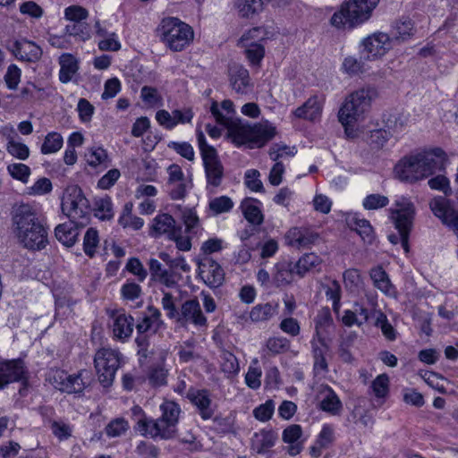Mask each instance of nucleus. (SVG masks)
I'll return each instance as SVG.
<instances>
[{"label": "nucleus", "mask_w": 458, "mask_h": 458, "mask_svg": "<svg viewBox=\"0 0 458 458\" xmlns=\"http://www.w3.org/2000/svg\"><path fill=\"white\" fill-rule=\"evenodd\" d=\"M191 186L190 180L166 183V191L173 200H179L183 199L186 197L187 191L191 188Z\"/></svg>", "instance_id": "46"}, {"label": "nucleus", "mask_w": 458, "mask_h": 458, "mask_svg": "<svg viewBox=\"0 0 458 458\" xmlns=\"http://www.w3.org/2000/svg\"><path fill=\"white\" fill-rule=\"evenodd\" d=\"M128 428V421L123 418H117L106 425L105 432L109 437H117L124 434Z\"/></svg>", "instance_id": "57"}, {"label": "nucleus", "mask_w": 458, "mask_h": 458, "mask_svg": "<svg viewBox=\"0 0 458 458\" xmlns=\"http://www.w3.org/2000/svg\"><path fill=\"white\" fill-rule=\"evenodd\" d=\"M319 239V234L308 227H293L285 235L288 245L301 250L313 246Z\"/></svg>", "instance_id": "18"}, {"label": "nucleus", "mask_w": 458, "mask_h": 458, "mask_svg": "<svg viewBox=\"0 0 458 458\" xmlns=\"http://www.w3.org/2000/svg\"><path fill=\"white\" fill-rule=\"evenodd\" d=\"M178 356L181 362H190L199 357L196 352V342L190 339L178 346Z\"/></svg>", "instance_id": "45"}, {"label": "nucleus", "mask_w": 458, "mask_h": 458, "mask_svg": "<svg viewBox=\"0 0 458 458\" xmlns=\"http://www.w3.org/2000/svg\"><path fill=\"white\" fill-rule=\"evenodd\" d=\"M156 32L160 41L173 51H182L194 38L192 28L176 17L162 19Z\"/></svg>", "instance_id": "6"}, {"label": "nucleus", "mask_w": 458, "mask_h": 458, "mask_svg": "<svg viewBox=\"0 0 458 458\" xmlns=\"http://www.w3.org/2000/svg\"><path fill=\"white\" fill-rule=\"evenodd\" d=\"M134 328V319L131 315L118 313L114 318L113 334L116 339L124 341L128 339Z\"/></svg>", "instance_id": "26"}, {"label": "nucleus", "mask_w": 458, "mask_h": 458, "mask_svg": "<svg viewBox=\"0 0 458 458\" xmlns=\"http://www.w3.org/2000/svg\"><path fill=\"white\" fill-rule=\"evenodd\" d=\"M6 149L10 155L20 159L26 160L30 157L29 147L21 142L10 139L6 145Z\"/></svg>", "instance_id": "59"}, {"label": "nucleus", "mask_w": 458, "mask_h": 458, "mask_svg": "<svg viewBox=\"0 0 458 458\" xmlns=\"http://www.w3.org/2000/svg\"><path fill=\"white\" fill-rule=\"evenodd\" d=\"M188 398L197 407L203 420H209L214 414L211 407V399L207 390H192L188 393Z\"/></svg>", "instance_id": "24"}, {"label": "nucleus", "mask_w": 458, "mask_h": 458, "mask_svg": "<svg viewBox=\"0 0 458 458\" xmlns=\"http://www.w3.org/2000/svg\"><path fill=\"white\" fill-rule=\"evenodd\" d=\"M266 0H243L238 5L239 14L243 18H249L263 9Z\"/></svg>", "instance_id": "49"}, {"label": "nucleus", "mask_w": 458, "mask_h": 458, "mask_svg": "<svg viewBox=\"0 0 458 458\" xmlns=\"http://www.w3.org/2000/svg\"><path fill=\"white\" fill-rule=\"evenodd\" d=\"M341 286L336 280L331 281L325 286V294L327 300L332 301L333 310L338 312L341 307Z\"/></svg>", "instance_id": "47"}, {"label": "nucleus", "mask_w": 458, "mask_h": 458, "mask_svg": "<svg viewBox=\"0 0 458 458\" xmlns=\"http://www.w3.org/2000/svg\"><path fill=\"white\" fill-rule=\"evenodd\" d=\"M245 55L251 65H259L265 55V47L263 44L248 45L243 47Z\"/></svg>", "instance_id": "63"}, {"label": "nucleus", "mask_w": 458, "mask_h": 458, "mask_svg": "<svg viewBox=\"0 0 458 458\" xmlns=\"http://www.w3.org/2000/svg\"><path fill=\"white\" fill-rule=\"evenodd\" d=\"M7 172L10 176L21 182L26 184L31 174L30 168L22 163H12L7 165Z\"/></svg>", "instance_id": "44"}, {"label": "nucleus", "mask_w": 458, "mask_h": 458, "mask_svg": "<svg viewBox=\"0 0 458 458\" xmlns=\"http://www.w3.org/2000/svg\"><path fill=\"white\" fill-rule=\"evenodd\" d=\"M199 275L204 283L211 288L220 286L225 280L222 267L212 258L203 257L198 261Z\"/></svg>", "instance_id": "15"}, {"label": "nucleus", "mask_w": 458, "mask_h": 458, "mask_svg": "<svg viewBox=\"0 0 458 458\" xmlns=\"http://www.w3.org/2000/svg\"><path fill=\"white\" fill-rule=\"evenodd\" d=\"M82 374V372L74 375L68 374L67 380H64L63 392L67 394L81 393L86 386Z\"/></svg>", "instance_id": "51"}, {"label": "nucleus", "mask_w": 458, "mask_h": 458, "mask_svg": "<svg viewBox=\"0 0 458 458\" xmlns=\"http://www.w3.org/2000/svg\"><path fill=\"white\" fill-rule=\"evenodd\" d=\"M302 435L301 427L298 424H293L287 427L283 431V441L289 444L288 453L290 455L294 456L301 453L302 445L300 438Z\"/></svg>", "instance_id": "29"}, {"label": "nucleus", "mask_w": 458, "mask_h": 458, "mask_svg": "<svg viewBox=\"0 0 458 458\" xmlns=\"http://www.w3.org/2000/svg\"><path fill=\"white\" fill-rule=\"evenodd\" d=\"M80 225L72 221L58 225L55 229V238L67 247L73 246L79 235Z\"/></svg>", "instance_id": "28"}, {"label": "nucleus", "mask_w": 458, "mask_h": 458, "mask_svg": "<svg viewBox=\"0 0 458 458\" xmlns=\"http://www.w3.org/2000/svg\"><path fill=\"white\" fill-rule=\"evenodd\" d=\"M290 349V341L283 336L269 337L266 342L264 352L268 355H277Z\"/></svg>", "instance_id": "39"}, {"label": "nucleus", "mask_w": 458, "mask_h": 458, "mask_svg": "<svg viewBox=\"0 0 458 458\" xmlns=\"http://www.w3.org/2000/svg\"><path fill=\"white\" fill-rule=\"evenodd\" d=\"M123 354L117 349L103 347L97 351L94 365L99 382L104 386L112 385L117 369L123 362Z\"/></svg>", "instance_id": "9"}, {"label": "nucleus", "mask_w": 458, "mask_h": 458, "mask_svg": "<svg viewBox=\"0 0 458 458\" xmlns=\"http://www.w3.org/2000/svg\"><path fill=\"white\" fill-rule=\"evenodd\" d=\"M389 199L386 196L380 194H369L362 202V206L365 209L374 210L385 208L388 205Z\"/></svg>", "instance_id": "64"}, {"label": "nucleus", "mask_w": 458, "mask_h": 458, "mask_svg": "<svg viewBox=\"0 0 458 458\" xmlns=\"http://www.w3.org/2000/svg\"><path fill=\"white\" fill-rule=\"evenodd\" d=\"M180 226H176L174 218L166 213L159 214L152 220L150 227V235L153 237L165 236L168 240L174 237L175 231Z\"/></svg>", "instance_id": "21"}, {"label": "nucleus", "mask_w": 458, "mask_h": 458, "mask_svg": "<svg viewBox=\"0 0 458 458\" xmlns=\"http://www.w3.org/2000/svg\"><path fill=\"white\" fill-rule=\"evenodd\" d=\"M374 88L367 87L351 93L345 99L338 113V120L348 131L370 107L371 102L377 98Z\"/></svg>", "instance_id": "5"}, {"label": "nucleus", "mask_w": 458, "mask_h": 458, "mask_svg": "<svg viewBox=\"0 0 458 458\" xmlns=\"http://www.w3.org/2000/svg\"><path fill=\"white\" fill-rule=\"evenodd\" d=\"M210 112L216 123L227 129V137L237 147L248 145L250 148H261L276 134V127L268 121L250 124L234 119L233 103L229 99L222 101L220 106L214 101Z\"/></svg>", "instance_id": "1"}, {"label": "nucleus", "mask_w": 458, "mask_h": 458, "mask_svg": "<svg viewBox=\"0 0 458 458\" xmlns=\"http://www.w3.org/2000/svg\"><path fill=\"white\" fill-rule=\"evenodd\" d=\"M27 379L28 370L21 359H13L0 362V388H3L10 383L26 381Z\"/></svg>", "instance_id": "14"}, {"label": "nucleus", "mask_w": 458, "mask_h": 458, "mask_svg": "<svg viewBox=\"0 0 458 458\" xmlns=\"http://www.w3.org/2000/svg\"><path fill=\"white\" fill-rule=\"evenodd\" d=\"M95 216L100 220H110L114 216L111 199L102 198L96 202Z\"/></svg>", "instance_id": "54"}, {"label": "nucleus", "mask_w": 458, "mask_h": 458, "mask_svg": "<svg viewBox=\"0 0 458 458\" xmlns=\"http://www.w3.org/2000/svg\"><path fill=\"white\" fill-rule=\"evenodd\" d=\"M221 370L229 377L236 375L240 370L237 358L230 352H223L220 355Z\"/></svg>", "instance_id": "40"}, {"label": "nucleus", "mask_w": 458, "mask_h": 458, "mask_svg": "<svg viewBox=\"0 0 458 458\" xmlns=\"http://www.w3.org/2000/svg\"><path fill=\"white\" fill-rule=\"evenodd\" d=\"M380 0H347L330 19L339 30H352L369 21Z\"/></svg>", "instance_id": "4"}, {"label": "nucleus", "mask_w": 458, "mask_h": 458, "mask_svg": "<svg viewBox=\"0 0 458 458\" xmlns=\"http://www.w3.org/2000/svg\"><path fill=\"white\" fill-rule=\"evenodd\" d=\"M64 30L69 36L77 37L82 41L90 38L89 25L86 21L67 24Z\"/></svg>", "instance_id": "48"}, {"label": "nucleus", "mask_w": 458, "mask_h": 458, "mask_svg": "<svg viewBox=\"0 0 458 458\" xmlns=\"http://www.w3.org/2000/svg\"><path fill=\"white\" fill-rule=\"evenodd\" d=\"M266 40V31L261 27H255L244 32L239 39V45L242 47H247L248 45L263 44Z\"/></svg>", "instance_id": "37"}, {"label": "nucleus", "mask_w": 458, "mask_h": 458, "mask_svg": "<svg viewBox=\"0 0 458 458\" xmlns=\"http://www.w3.org/2000/svg\"><path fill=\"white\" fill-rule=\"evenodd\" d=\"M360 47L361 59L374 61L385 55L391 48V39L386 33L376 32L363 38Z\"/></svg>", "instance_id": "11"}, {"label": "nucleus", "mask_w": 458, "mask_h": 458, "mask_svg": "<svg viewBox=\"0 0 458 458\" xmlns=\"http://www.w3.org/2000/svg\"><path fill=\"white\" fill-rule=\"evenodd\" d=\"M278 310V303L267 302L257 304L250 311V318L252 322H264L273 318Z\"/></svg>", "instance_id": "34"}, {"label": "nucleus", "mask_w": 458, "mask_h": 458, "mask_svg": "<svg viewBox=\"0 0 458 458\" xmlns=\"http://www.w3.org/2000/svg\"><path fill=\"white\" fill-rule=\"evenodd\" d=\"M369 276L374 286L379 291L386 295L394 293V288L391 284L389 276L381 267H373L369 272Z\"/></svg>", "instance_id": "32"}, {"label": "nucleus", "mask_w": 458, "mask_h": 458, "mask_svg": "<svg viewBox=\"0 0 458 458\" xmlns=\"http://www.w3.org/2000/svg\"><path fill=\"white\" fill-rule=\"evenodd\" d=\"M176 323L182 327L191 324L197 327L207 326V318L204 316L200 304L197 299L185 301L180 308Z\"/></svg>", "instance_id": "13"}, {"label": "nucleus", "mask_w": 458, "mask_h": 458, "mask_svg": "<svg viewBox=\"0 0 458 458\" xmlns=\"http://www.w3.org/2000/svg\"><path fill=\"white\" fill-rule=\"evenodd\" d=\"M315 335L311 341L318 343L323 348L328 350V335L333 328L334 322L329 309H321L314 318Z\"/></svg>", "instance_id": "17"}, {"label": "nucleus", "mask_w": 458, "mask_h": 458, "mask_svg": "<svg viewBox=\"0 0 458 458\" xmlns=\"http://www.w3.org/2000/svg\"><path fill=\"white\" fill-rule=\"evenodd\" d=\"M99 242L98 233L94 228H89L83 239V250L87 256L92 258Z\"/></svg>", "instance_id": "53"}, {"label": "nucleus", "mask_w": 458, "mask_h": 458, "mask_svg": "<svg viewBox=\"0 0 458 458\" xmlns=\"http://www.w3.org/2000/svg\"><path fill=\"white\" fill-rule=\"evenodd\" d=\"M209 209L214 215L229 212L233 208V202L227 196H220L212 199L208 204Z\"/></svg>", "instance_id": "52"}, {"label": "nucleus", "mask_w": 458, "mask_h": 458, "mask_svg": "<svg viewBox=\"0 0 458 458\" xmlns=\"http://www.w3.org/2000/svg\"><path fill=\"white\" fill-rule=\"evenodd\" d=\"M60 65L59 81L62 83L70 82L73 76L78 72L80 68V61L77 57L70 53L62 54L58 58Z\"/></svg>", "instance_id": "25"}, {"label": "nucleus", "mask_w": 458, "mask_h": 458, "mask_svg": "<svg viewBox=\"0 0 458 458\" xmlns=\"http://www.w3.org/2000/svg\"><path fill=\"white\" fill-rule=\"evenodd\" d=\"M321 394L320 409L331 415H339L343 410V403L335 392L331 387L325 386Z\"/></svg>", "instance_id": "30"}, {"label": "nucleus", "mask_w": 458, "mask_h": 458, "mask_svg": "<svg viewBox=\"0 0 458 458\" xmlns=\"http://www.w3.org/2000/svg\"><path fill=\"white\" fill-rule=\"evenodd\" d=\"M258 203L259 202L254 199H244L241 204L246 220L256 225H261L264 220L263 214Z\"/></svg>", "instance_id": "33"}, {"label": "nucleus", "mask_w": 458, "mask_h": 458, "mask_svg": "<svg viewBox=\"0 0 458 458\" xmlns=\"http://www.w3.org/2000/svg\"><path fill=\"white\" fill-rule=\"evenodd\" d=\"M160 411H162L161 419L177 426L181 409L176 403L165 401L160 405Z\"/></svg>", "instance_id": "43"}, {"label": "nucleus", "mask_w": 458, "mask_h": 458, "mask_svg": "<svg viewBox=\"0 0 458 458\" xmlns=\"http://www.w3.org/2000/svg\"><path fill=\"white\" fill-rule=\"evenodd\" d=\"M164 326L158 309L148 306L147 313L138 321L135 327L139 334L156 333Z\"/></svg>", "instance_id": "23"}, {"label": "nucleus", "mask_w": 458, "mask_h": 458, "mask_svg": "<svg viewBox=\"0 0 458 458\" xmlns=\"http://www.w3.org/2000/svg\"><path fill=\"white\" fill-rule=\"evenodd\" d=\"M148 269L151 280L165 285L167 288H174L178 284L182 276L177 271L164 267L161 262L156 259L148 260Z\"/></svg>", "instance_id": "16"}, {"label": "nucleus", "mask_w": 458, "mask_h": 458, "mask_svg": "<svg viewBox=\"0 0 458 458\" xmlns=\"http://www.w3.org/2000/svg\"><path fill=\"white\" fill-rule=\"evenodd\" d=\"M135 429L144 437H150L152 438L160 437L162 439L173 438L177 430L176 426L161 418L157 420L140 419Z\"/></svg>", "instance_id": "12"}, {"label": "nucleus", "mask_w": 458, "mask_h": 458, "mask_svg": "<svg viewBox=\"0 0 458 458\" xmlns=\"http://www.w3.org/2000/svg\"><path fill=\"white\" fill-rule=\"evenodd\" d=\"M197 141L203 161L208 187L217 188L224 178V166L218 157L216 149L208 144L204 133L197 130Z\"/></svg>", "instance_id": "8"}, {"label": "nucleus", "mask_w": 458, "mask_h": 458, "mask_svg": "<svg viewBox=\"0 0 458 458\" xmlns=\"http://www.w3.org/2000/svg\"><path fill=\"white\" fill-rule=\"evenodd\" d=\"M230 84L233 89L239 94H246L251 89L249 71L240 64H233L229 68Z\"/></svg>", "instance_id": "22"}, {"label": "nucleus", "mask_w": 458, "mask_h": 458, "mask_svg": "<svg viewBox=\"0 0 458 458\" xmlns=\"http://www.w3.org/2000/svg\"><path fill=\"white\" fill-rule=\"evenodd\" d=\"M408 117L403 114H390L385 121V128L391 133L393 137L394 134H398L403 131L407 126Z\"/></svg>", "instance_id": "42"}, {"label": "nucleus", "mask_w": 458, "mask_h": 458, "mask_svg": "<svg viewBox=\"0 0 458 458\" xmlns=\"http://www.w3.org/2000/svg\"><path fill=\"white\" fill-rule=\"evenodd\" d=\"M297 153L294 146H288L284 143H275L269 148V157L274 162H281V159L289 158Z\"/></svg>", "instance_id": "41"}, {"label": "nucleus", "mask_w": 458, "mask_h": 458, "mask_svg": "<svg viewBox=\"0 0 458 458\" xmlns=\"http://www.w3.org/2000/svg\"><path fill=\"white\" fill-rule=\"evenodd\" d=\"M447 161L440 148L423 149L403 157L395 165L394 174L402 182L412 183L445 171Z\"/></svg>", "instance_id": "3"}, {"label": "nucleus", "mask_w": 458, "mask_h": 458, "mask_svg": "<svg viewBox=\"0 0 458 458\" xmlns=\"http://www.w3.org/2000/svg\"><path fill=\"white\" fill-rule=\"evenodd\" d=\"M49 428L59 441H65L72 437L73 426L66 420H49Z\"/></svg>", "instance_id": "36"}, {"label": "nucleus", "mask_w": 458, "mask_h": 458, "mask_svg": "<svg viewBox=\"0 0 458 458\" xmlns=\"http://www.w3.org/2000/svg\"><path fill=\"white\" fill-rule=\"evenodd\" d=\"M63 213L72 222L85 226L90 216V206L81 189L76 185L68 186L62 198Z\"/></svg>", "instance_id": "7"}, {"label": "nucleus", "mask_w": 458, "mask_h": 458, "mask_svg": "<svg viewBox=\"0 0 458 458\" xmlns=\"http://www.w3.org/2000/svg\"><path fill=\"white\" fill-rule=\"evenodd\" d=\"M354 230L365 242L371 243L373 242L374 230L369 220L364 218H355Z\"/></svg>", "instance_id": "50"}, {"label": "nucleus", "mask_w": 458, "mask_h": 458, "mask_svg": "<svg viewBox=\"0 0 458 458\" xmlns=\"http://www.w3.org/2000/svg\"><path fill=\"white\" fill-rule=\"evenodd\" d=\"M276 439L277 435L274 430H259L251 438V448L258 454H265L275 445Z\"/></svg>", "instance_id": "27"}, {"label": "nucleus", "mask_w": 458, "mask_h": 458, "mask_svg": "<svg viewBox=\"0 0 458 458\" xmlns=\"http://www.w3.org/2000/svg\"><path fill=\"white\" fill-rule=\"evenodd\" d=\"M64 144L63 137L60 133L52 131L47 134L41 145L40 151L43 155H49L59 151Z\"/></svg>", "instance_id": "38"}, {"label": "nucleus", "mask_w": 458, "mask_h": 458, "mask_svg": "<svg viewBox=\"0 0 458 458\" xmlns=\"http://www.w3.org/2000/svg\"><path fill=\"white\" fill-rule=\"evenodd\" d=\"M372 391L377 398H386L389 393V377L386 374L378 375L371 384Z\"/></svg>", "instance_id": "55"}, {"label": "nucleus", "mask_w": 458, "mask_h": 458, "mask_svg": "<svg viewBox=\"0 0 458 458\" xmlns=\"http://www.w3.org/2000/svg\"><path fill=\"white\" fill-rule=\"evenodd\" d=\"M167 147L174 150L178 155L184 157L188 161H194L195 159V152L193 147L189 142L170 141L167 144Z\"/></svg>", "instance_id": "61"}, {"label": "nucleus", "mask_w": 458, "mask_h": 458, "mask_svg": "<svg viewBox=\"0 0 458 458\" xmlns=\"http://www.w3.org/2000/svg\"><path fill=\"white\" fill-rule=\"evenodd\" d=\"M16 59L21 62L36 63L42 56V49L36 43L27 40H15L8 47Z\"/></svg>", "instance_id": "19"}, {"label": "nucleus", "mask_w": 458, "mask_h": 458, "mask_svg": "<svg viewBox=\"0 0 458 458\" xmlns=\"http://www.w3.org/2000/svg\"><path fill=\"white\" fill-rule=\"evenodd\" d=\"M296 275V269L293 262L282 261L276 264L273 273V280L277 286L289 284Z\"/></svg>", "instance_id": "31"}, {"label": "nucleus", "mask_w": 458, "mask_h": 458, "mask_svg": "<svg viewBox=\"0 0 458 458\" xmlns=\"http://www.w3.org/2000/svg\"><path fill=\"white\" fill-rule=\"evenodd\" d=\"M12 228L17 242L30 251H40L48 245V227L43 217L28 204L14 208Z\"/></svg>", "instance_id": "2"}, {"label": "nucleus", "mask_w": 458, "mask_h": 458, "mask_svg": "<svg viewBox=\"0 0 458 458\" xmlns=\"http://www.w3.org/2000/svg\"><path fill=\"white\" fill-rule=\"evenodd\" d=\"M161 305L166 312L167 318L175 321L179 316L180 310H178L176 308L174 296L171 293L164 292Z\"/></svg>", "instance_id": "62"}, {"label": "nucleus", "mask_w": 458, "mask_h": 458, "mask_svg": "<svg viewBox=\"0 0 458 458\" xmlns=\"http://www.w3.org/2000/svg\"><path fill=\"white\" fill-rule=\"evenodd\" d=\"M324 102L325 98L323 96L313 95L301 106L293 111L292 115L298 119L318 122L322 115Z\"/></svg>", "instance_id": "20"}, {"label": "nucleus", "mask_w": 458, "mask_h": 458, "mask_svg": "<svg viewBox=\"0 0 458 458\" xmlns=\"http://www.w3.org/2000/svg\"><path fill=\"white\" fill-rule=\"evenodd\" d=\"M396 208L391 210L395 228L397 229L402 247L405 252H409V235L412 228L415 216L413 203L405 197H400L395 200Z\"/></svg>", "instance_id": "10"}, {"label": "nucleus", "mask_w": 458, "mask_h": 458, "mask_svg": "<svg viewBox=\"0 0 458 458\" xmlns=\"http://www.w3.org/2000/svg\"><path fill=\"white\" fill-rule=\"evenodd\" d=\"M312 352L314 357L313 369L316 374L326 372L327 370V362L325 358L324 350L318 346V343L311 341Z\"/></svg>", "instance_id": "58"}, {"label": "nucleus", "mask_w": 458, "mask_h": 458, "mask_svg": "<svg viewBox=\"0 0 458 458\" xmlns=\"http://www.w3.org/2000/svg\"><path fill=\"white\" fill-rule=\"evenodd\" d=\"M322 263V259L315 253H306L294 264L296 275L300 277L306 273L317 269Z\"/></svg>", "instance_id": "35"}, {"label": "nucleus", "mask_w": 458, "mask_h": 458, "mask_svg": "<svg viewBox=\"0 0 458 458\" xmlns=\"http://www.w3.org/2000/svg\"><path fill=\"white\" fill-rule=\"evenodd\" d=\"M88 17V10L81 5L73 4L64 9V18L72 23L86 21Z\"/></svg>", "instance_id": "56"}, {"label": "nucleus", "mask_w": 458, "mask_h": 458, "mask_svg": "<svg viewBox=\"0 0 458 458\" xmlns=\"http://www.w3.org/2000/svg\"><path fill=\"white\" fill-rule=\"evenodd\" d=\"M87 163L92 167L104 164L107 158L106 150L101 147H92L86 154Z\"/></svg>", "instance_id": "60"}]
</instances>
